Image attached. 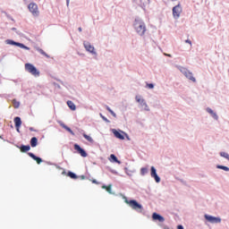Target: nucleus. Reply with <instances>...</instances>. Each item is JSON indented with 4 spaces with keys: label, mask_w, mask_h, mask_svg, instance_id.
Wrapping results in <instances>:
<instances>
[{
    "label": "nucleus",
    "mask_w": 229,
    "mask_h": 229,
    "mask_svg": "<svg viewBox=\"0 0 229 229\" xmlns=\"http://www.w3.org/2000/svg\"><path fill=\"white\" fill-rule=\"evenodd\" d=\"M133 28L140 37H144V35H146V23L142 19L136 18L133 22Z\"/></svg>",
    "instance_id": "1"
},
{
    "label": "nucleus",
    "mask_w": 229,
    "mask_h": 229,
    "mask_svg": "<svg viewBox=\"0 0 229 229\" xmlns=\"http://www.w3.org/2000/svg\"><path fill=\"white\" fill-rule=\"evenodd\" d=\"M135 101L138 103V108L141 110V112H150L149 106H148V102H146V99L142 98L140 95L135 96Z\"/></svg>",
    "instance_id": "2"
},
{
    "label": "nucleus",
    "mask_w": 229,
    "mask_h": 229,
    "mask_svg": "<svg viewBox=\"0 0 229 229\" xmlns=\"http://www.w3.org/2000/svg\"><path fill=\"white\" fill-rule=\"evenodd\" d=\"M176 69L187 78V80H190L191 81H193V83H196V78H194V75L192 74V72L189 71V69L182 66V65H175Z\"/></svg>",
    "instance_id": "3"
},
{
    "label": "nucleus",
    "mask_w": 229,
    "mask_h": 229,
    "mask_svg": "<svg viewBox=\"0 0 229 229\" xmlns=\"http://www.w3.org/2000/svg\"><path fill=\"white\" fill-rule=\"evenodd\" d=\"M125 203L129 205L132 210H136V212L140 213L144 210V208L135 199L128 200V199L125 198Z\"/></svg>",
    "instance_id": "4"
},
{
    "label": "nucleus",
    "mask_w": 229,
    "mask_h": 229,
    "mask_svg": "<svg viewBox=\"0 0 229 229\" xmlns=\"http://www.w3.org/2000/svg\"><path fill=\"white\" fill-rule=\"evenodd\" d=\"M25 71L27 72H30L32 76H35V78H38L40 76V72L35 67V65L27 63L25 64Z\"/></svg>",
    "instance_id": "5"
},
{
    "label": "nucleus",
    "mask_w": 229,
    "mask_h": 229,
    "mask_svg": "<svg viewBox=\"0 0 229 229\" xmlns=\"http://www.w3.org/2000/svg\"><path fill=\"white\" fill-rule=\"evenodd\" d=\"M204 219L208 221V223H210L211 225H219L222 221L221 217L219 216H214L211 215H204Z\"/></svg>",
    "instance_id": "6"
},
{
    "label": "nucleus",
    "mask_w": 229,
    "mask_h": 229,
    "mask_svg": "<svg viewBox=\"0 0 229 229\" xmlns=\"http://www.w3.org/2000/svg\"><path fill=\"white\" fill-rule=\"evenodd\" d=\"M28 10L32 13L33 17H38L40 11H38V5L35 3H30L28 5Z\"/></svg>",
    "instance_id": "7"
},
{
    "label": "nucleus",
    "mask_w": 229,
    "mask_h": 229,
    "mask_svg": "<svg viewBox=\"0 0 229 229\" xmlns=\"http://www.w3.org/2000/svg\"><path fill=\"white\" fill-rule=\"evenodd\" d=\"M5 44L8 46H16L17 47H20L21 49H25V51H30V47H27L26 45L14 41L13 39H6Z\"/></svg>",
    "instance_id": "8"
},
{
    "label": "nucleus",
    "mask_w": 229,
    "mask_h": 229,
    "mask_svg": "<svg viewBox=\"0 0 229 229\" xmlns=\"http://www.w3.org/2000/svg\"><path fill=\"white\" fill-rule=\"evenodd\" d=\"M83 47L86 49V51H88V53H90V55H93L95 56H98V52H96V48L94 47V46H92L90 44V42L89 41H84L83 42Z\"/></svg>",
    "instance_id": "9"
},
{
    "label": "nucleus",
    "mask_w": 229,
    "mask_h": 229,
    "mask_svg": "<svg viewBox=\"0 0 229 229\" xmlns=\"http://www.w3.org/2000/svg\"><path fill=\"white\" fill-rule=\"evenodd\" d=\"M173 15L174 19H180V15L182 14V5L178 4L174 7H173Z\"/></svg>",
    "instance_id": "10"
},
{
    "label": "nucleus",
    "mask_w": 229,
    "mask_h": 229,
    "mask_svg": "<svg viewBox=\"0 0 229 229\" xmlns=\"http://www.w3.org/2000/svg\"><path fill=\"white\" fill-rule=\"evenodd\" d=\"M150 176L154 178L156 183H160V176L157 174V168H155V166L150 167Z\"/></svg>",
    "instance_id": "11"
},
{
    "label": "nucleus",
    "mask_w": 229,
    "mask_h": 229,
    "mask_svg": "<svg viewBox=\"0 0 229 229\" xmlns=\"http://www.w3.org/2000/svg\"><path fill=\"white\" fill-rule=\"evenodd\" d=\"M74 149L81 155V157H83V158H86L88 157L87 151L83 149L80 145L74 144Z\"/></svg>",
    "instance_id": "12"
},
{
    "label": "nucleus",
    "mask_w": 229,
    "mask_h": 229,
    "mask_svg": "<svg viewBox=\"0 0 229 229\" xmlns=\"http://www.w3.org/2000/svg\"><path fill=\"white\" fill-rule=\"evenodd\" d=\"M206 112L211 115L215 121H219V115H217V113L216 111L212 110L210 107L206 108Z\"/></svg>",
    "instance_id": "13"
},
{
    "label": "nucleus",
    "mask_w": 229,
    "mask_h": 229,
    "mask_svg": "<svg viewBox=\"0 0 229 229\" xmlns=\"http://www.w3.org/2000/svg\"><path fill=\"white\" fill-rule=\"evenodd\" d=\"M152 219H154V221H159V223H164V221H165V218H164V216H162L158 213H153Z\"/></svg>",
    "instance_id": "14"
},
{
    "label": "nucleus",
    "mask_w": 229,
    "mask_h": 229,
    "mask_svg": "<svg viewBox=\"0 0 229 229\" xmlns=\"http://www.w3.org/2000/svg\"><path fill=\"white\" fill-rule=\"evenodd\" d=\"M28 155H29V157H30V158H33L37 162V164H38V165L42 164V158L35 156V154H33L31 152H29Z\"/></svg>",
    "instance_id": "15"
},
{
    "label": "nucleus",
    "mask_w": 229,
    "mask_h": 229,
    "mask_svg": "<svg viewBox=\"0 0 229 229\" xmlns=\"http://www.w3.org/2000/svg\"><path fill=\"white\" fill-rule=\"evenodd\" d=\"M113 133L114 137H116V139H120V140H124V136L121 132H119L117 130L114 129Z\"/></svg>",
    "instance_id": "16"
},
{
    "label": "nucleus",
    "mask_w": 229,
    "mask_h": 229,
    "mask_svg": "<svg viewBox=\"0 0 229 229\" xmlns=\"http://www.w3.org/2000/svg\"><path fill=\"white\" fill-rule=\"evenodd\" d=\"M38 144V139H37V137H32L30 139V146H31V148H37Z\"/></svg>",
    "instance_id": "17"
},
{
    "label": "nucleus",
    "mask_w": 229,
    "mask_h": 229,
    "mask_svg": "<svg viewBox=\"0 0 229 229\" xmlns=\"http://www.w3.org/2000/svg\"><path fill=\"white\" fill-rule=\"evenodd\" d=\"M14 124H15V128H21V125L22 124V121L21 120V117L16 116L14 118Z\"/></svg>",
    "instance_id": "18"
},
{
    "label": "nucleus",
    "mask_w": 229,
    "mask_h": 229,
    "mask_svg": "<svg viewBox=\"0 0 229 229\" xmlns=\"http://www.w3.org/2000/svg\"><path fill=\"white\" fill-rule=\"evenodd\" d=\"M60 126H62V128L66 130V131H69V133H71V135H74V131H72V130L71 128H69L67 125H65V123H60Z\"/></svg>",
    "instance_id": "19"
},
{
    "label": "nucleus",
    "mask_w": 229,
    "mask_h": 229,
    "mask_svg": "<svg viewBox=\"0 0 229 229\" xmlns=\"http://www.w3.org/2000/svg\"><path fill=\"white\" fill-rule=\"evenodd\" d=\"M20 149L22 153H26V151H30V149H31V147H30V145H21Z\"/></svg>",
    "instance_id": "20"
},
{
    "label": "nucleus",
    "mask_w": 229,
    "mask_h": 229,
    "mask_svg": "<svg viewBox=\"0 0 229 229\" xmlns=\"http://www.w3.org/2000/svg\"><path fill=\"white\" fill-rule=\"evenodd\" d=\"M102 189H105L109 194H114V192H112V184H109L108 186L103 185Z\"/></svg>",
    "instance_id": "21"
},
{
    "label": "nucleus",
    "mask_w": 229,
    "mask_h": 229,
    "mask_svg": "<svg viewBox=\"0 0 229 229\" xmlns=\"http://www.w3.org/2000/svg\"><path fill=\"white\" fill-rule=\"evenodd\" d=\"M67 105L71 110H73V111L76 110V105H74L72 101L68 100Z\"/></svg>",
    "instance_id": "22"
},
{
    "label": "nucleus",
    "mask_w": 229,
    "mask_h": 229,
    "mask_svg": "<svg viewBox=\"0 0 229 229\" xmlns=\"http://www.w3.org/2000/svg\"><path fill=\"white\" fill-rule=\"evenodd\" d=\"M216 169H222V171H225L226 173L229 172V167L223 165H217Z\"/></svg>",
    "instance_id": "23"
},
{
    "label": "nucleus",
    "mask_w": 229,
    "mask_h": 229,
    "mask_svg": "<svg viewBox=\"0 0 229 229\" xmlns=\"http://www.w3.org/2000/svg\"><path fill=\"white\" fill-rule=\"evenodd\" d=\"M110 158L111 160H113L114 162H115V164H121V161L119 159H117V157H115V155L111 154L110 155Z\"/></svg>",
    "instance_id": "24"
},
{
    "label": "nucleus",
    "mask_w": 229,
    "mask_h": 229,
    "mask_svg": "<svg viewBox=\"0 0 229 229\" xmlns=\"http://www.w3.org/2000/svg\"><path fill=\"white\" fill-rule=\"evenodd\" d=\"M219 155L220 157H222L223 158H225L229 162V154L227 152H220Z\"/></svg>",
    "instance_id": "25"
},
{
    "label": "nucleus",
    "mask_w": 229,
    "mask_h": 229,
    "mask_svg": "<svg viewBox=\"0 0 229 229\" xmlns=\"http://www.w3.org/2000/svg\"><path fill=\"white\" fill-rule=\"evenodd\" d=\"M148 170L147 167H142V168L140 169V174H141V176H146V174H148Z\"/></svg>",
    "instance_id": "26"
},
{
    "label": "nucleus",
    "mask_w": 229,
    "mask_h": 229,
    "mask_svg": "<svg viewBox=\"0 0 229 229\" xmlns=\"http://www.w3.org/2000/svg\"><path fill=\"white\" fill-rule=\"evenodd\" d=\"M13 105L14 108H19V106H21V102L17 101L16 99H13Z\"/></svg>",
    "instance_id": "27"
},
{
    "label": "nucleus",
    "mask_w": 229,
    "mask_h": 229,
    "mask_svg": "<svg viewBox=\"0 0 229 229\" xmlns=\"http://www.w3.org/2000/svg\"><path fill=\"white\" fill-rule=\"evenodd\" d=\"M83 137H84V139H86V140H88V142H94V140L92 139V137H90V136H89V135H87V134H83Z\"/></svg>",
    "instance_id": "28"
},
{
    "label": "nucleus",
    "mask_w": 229,
    "mask_h": 229,
    "mask_svg": "<svg viewBox=\"0 0 229 229\" xmlns=\"http://www.w3.org/2000/svg\"><path fill=\"white\" fill-rule=\"evenodd\" d=\"M68 176L70 178H72V180H76V178H78V175H76V174H74L72 172H68Z\"/></svg>",
    "instance_id": "29"
},
{
    "label": "nucleus",
    "mask_w": 229,
    "mask_h": 229,
    "mask_svg": "<svg viewBox=\"0 0 229 229\" xmlns=\"http://www.w3.org/2000/svg\"><path fill=\"white\" fill-rule=\"evenodd\" d=\"M38 53H40V55H43V56H46L47 58H49V55L46 52H44L42 50V48H38Z\"/></svg>",
    "instance_id": "30"
},
{
    "label": "nucleus",
    "mask_w": 229,
    "mask_h": 229,
    "mask_svg": "<svg viewBox=\"0 0 229 229\" xmlns=\"http://www.w3.org/2000/svg\"><path fill=\"white\" fill-rule=\"evenodd\" d=\"M101 119H103V121H105V123H110V120H108L105 115H103V114H99Z\"/></svg>",
    "instance_id": "31"
},
{
    "label": "nucleus",
    "mask_w": 229,
    "mask_h": 229,
    "mask_svg": "<svg viewBox=\"0 0 229 229\" xmlns=\"http://www.w3.org/2000/svg\"><path fill=\"white\" fill-rule=\"evenodd\" d=\"M140 3H141L143 6H146V4H149V0H140Z\"/></svg>",
    "instance_id": "32"
},
{
    "label": "nucleus",
    "mask_w": 229,
    "mask_h": 229,
    "mask_svg": "<svg viewBox=\"0 0 229 229\" xmlns=\"http://www.w3.org/2000/svg\"><path fill=\"white\" fill-rule=\"evenodd\" d=\"M147 88L150 89H155V84H153V83H147Z\"/></svg>",
    "instance_id": "33"
},
{
    "label": "nucleus",
    "mask_w": 229,
    "mask_h": 229,
    "mask_svg": "<svg viewBox=\"0 0 229 229\" xmlns=\"http://www.w3.org/2000/svg\"><path fill=\"white\" fill-rule=\"evenodd\" d=\"M111 114V115H113V117H117V114H115V112H114V110H110L109 112Z\"/></svg>",
    "instance_id": "34"
},
{
    "label": "nucleus",
    "mask_w": 229,
    "mask_h": 229,
    "mask_svg": "<svg viewBox=\"0 0 229 229\" xmlns=\"http://www.w3.org/2000/svg\"><path fill=\"white\" fill-rule=\"evenodd\" d=\"M185 43L190 44V46H192V41H191V39H186Z\"/></svg>",
    "instance_id": "35"
},
{
    "label": "nucleus",
    "mask_w": 229,
    "mask_h": 229,
    "mask_svg": "<svg viewBox=\"0 0 229 229\" xmlns=\"http://www.w3.org/2000/svg\"><path fill=\"white\" fill-rule=\"evenodd\" d=\"M106 110H107V112H110L112 110V108H110V106H106Z\"/></svg>",
    "instance_id": "36"
},
{
    "label": "nucleus",
    "mask_w": 229,
    "mask_h": 229,
    "mask_svg": "<svg viewBox=\"0 0 229 229\" xmlns=\"http://www.w3.org/2000/svg\"><path fill=\"white\" fill-rule=\"evenodd\" d=\"M111 173H112L113 174H117V171H115V170H111Z\"/></svg>",
    "instance_id": "37"
},
{
    "label": "nucleus",
    "mask_w": 229,
    "mask_h": 229,
    "mask_svg": "<svg viewBox=\"0 0 229 229\" xmlns=\"http://www.w3.org/2000/svg\"><path fill=\"white\" fill-rule=\"evenodd\" d=\"M177 229H183V225H179L177 226Z\"/></svg>",
    "instance_id": "38"
},
{
    "label": "nucleus",
    "mask_w": 229,
    "mask_h": 229,
    "mask_svg": "<svg viewBox=\"0 0 229 229\" xmlns=\"http://www.w3.org/2000/svg\"><path fill=\"white\" fill-rule=\"evenodd\" d=\"M20 128H21V127H16V131H18V133H21Z\"/></svg>",
    "instance_id": "39"
},
{
    "label": "nucleus",
    "mask_w": 229,
    "mask_h": 229,
    "mask_svg": "<svg viewBox=\"0 0 229 229\" xmlns=\"http://www.w3.org/2000/svg\"><path fill=\"white\" fill-rule=\"evenodd\" d=\"M69 3H71V0H66V6H69Z\"/></svg>",
    "instance_id": "40"
},
{
    "label": "nucleus",
    "mask_w": 229,
    "mask_h": 229,
    "mask_svg": "<svg viewBox=\"0 0 229 229\" xmlns=\"http://www.w3.org/2000/svg\"><path fill=\"white\" fill-rule=\"evenodd\" d=\"M163 229H170L167 225H163Z\"/></svg>",
    "instance_id": "41"
},
{
    "label": "nucleus",
    "mask_w": 229,
    "mask_h": 229,
    "mask_svg": "<svg viewBox=\"0 0 229 229\" xmlns=\"http://www.w3.org/2000/svg\"><path fill=\"white\" fill-rule=\"evenodd\" d=\"M165 56H168L169 58H171V54H165Z\"/></svg>",
    "instance_id": "42"
},
{
    "label": "nucleus",
    "mask_w": 229,
    "mask_h": 229,
    "mask_svg": "<svg viewBox=\"0 0 229 229\" xmlns=\"http://www.w3.org/2000/svg\"><path fill=\"white\" fill-rule=\"evenodd\" d=\"M78 31H80V32H81V31H82L81 27H79V28H78Z\"/></svg>",
    "instance_id": "43"
},
{
    "label": "nucleus",
    "mask_w": 229,
    "mask_h": 229,
    "mask_svg": "<svg viewBox=\"0 0 229 229\" xmlns=\"http://www.w3.org/2000/svg\"><path fill=\"white\" fill-rule=\"evenodd\" d=\"M30 131H35V130L33 129V127H30Z\"/></svg>",
    "instance_id": "44"
},
{
    "label": "nucleus",
    "mask_w": 229,
    "mask_h": 229,
    "mask_svg": "<svg viewBox=\"0 0 229 229\" xmlns=\"http://www.w3.org/2000/svg\"><path fill=\"white\" fill-rule=\"evenodd\" d=\"M81 180H85V175L81 176Z\"/></svg>",
    "instance_id": "45"
},
{
    "label": "nucleus",
    "mask_w": 229,
    "mask_h": 229,
    "mask_svg": "<svg viewBox=\"0 0 229 229\" xmlns=\"http://www.w3.org/2000/svg\"><path fill=\"white\" fill-rule=\"evenodd\" d=\"M12 30H13V31H17V29H15V28H13Z\"/></svg>",
    "instance_id": "46"
},
{
    "label": "nucleus",
    "mask_w": 229,
    "mask_h": 229,
    "mask_svg": "<svg viewBox=\"0 0 229 229\" xmlns=\"http://www.w3.org/2000/svg\"><path fill=\"white\" fill-rule=\"evenodd\" d=\"M93 183H98V181H96V180H93Z\"/></svg>",
    "instance_id": "47"
},
{
    "label": "nucleus",
    "mask_w": 229,
    "mask_h": 229,
    "mask_svg": "<svg viewBox=\"0 0 229 229\" xmlns=\"http://www.w3.org/2000/svg\"><path fill=\"white\" fill-rule=\"evenodd\" d=\"M132 3H137V0H132Z\"/></svg>",
    "instance_id": "48"
},
{
    "label": "nucleus",
    "mask_w": 229,
    "mask_h": 229,
    "mask_svg": "<svg viewBox=\"0 0 229 229\" xmlns=\"http://www.w3.org/2000/svg\"><path fill=\"white\" fill-rule=\"evenodd\" d=\"M14 83H17V81H13Z\"/></svg>",
    "instance_id": "49"
},
{
    "label": "nucleus",
    "mask_w": 229,
    "mask_h": 229,
    "mask_svg": "<svg viewBox=\"0 0 229 229\" xmlns=\"http://www.w3.org/2000/svg\"><path fill=\"white\" fill-rule=\"evenodd\" d=\"M57 88L60 89V86L58 85Z\"/></svg>",
    "instance_id": "50"
}]
</instances>
